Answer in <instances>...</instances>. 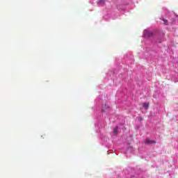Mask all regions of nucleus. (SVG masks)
<instances>
[{"label":"nucleus","instance_id":"obj_1","mask_svg":"<svg viewBox=\"0 0 178 178\" xmlns=\"http://www.w3.org/2000/svg\"><path fill=\"white\" fill-rule=\"evenodd\" d=\"M143 37H145V38H148L149 37H152V33H151V31L145 29L143 31Z\"/></svg>","mask_w":178,"mask_h":178},{"label":"nucleus","instance_id":"obj_6","mask_svg":"<svg viewBox=\"0 0 178 178\" xmlns=\"http://www.w3.org/2000/svg\"><path fill=\"white\" fill-rule=\"evenodd\" d=\"M161 20H163V24H165V26H168V20L167 19H165V18H162Z\"/></svg>","mask_w":178,"mask_h":178},{"label":"nucleus","instance_id":"obj_5","mask_svg":"<svg viewBox=\"0 0 178 178\" xmlns=\"http://www.w3.org/2000/svg\"><path fill=\"white\" fill-rule=\"evenodd\" d=\"M106 1V0H99V3L100 5H104Z\"/></svg>","mask_w":178,"mask_h":178},{"label":"nucleus","instance_id":"obj_3","mask_svg":"<svg viewBox=\"0 0 178 178\" xmlns=\"http://www.w3.org/2000/svg\"><path fill=\"white\" fill-rule=\"evenodd\" d=\"M143 106L145 109H148L149 108V103H143Z\"/></svg>","mask_w":178,"mask_h":178},{"label":"nucleus","instance_id":"obj_4","mask_svg":"<svg viewBox=\"0 0 178 178\" xmlns=\"http://www.w3.org/2000/svg\"><path fill=\"white\" fill-rule=\"evenodd\" d=\"M118 131H119V128L116 127L113 130V133L114 134H118Z\"/></svg>","mask_w":178,"mask_h":178},{"label":"nucleus","instance_id":"obj_2","mask_svg":"<svg viewBox=\"0 0 178 178\" xmlns=\"http://www.w3.org/2000/svg\"><path fill=\"white\" fill-rule=\"evenodd\" d=\"M146 144H149V145H151V144H156V141L155 140H151L149 139V138H146Z\"/></svg>","mask_w":178,"mask_h":178}]
</instances>
